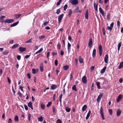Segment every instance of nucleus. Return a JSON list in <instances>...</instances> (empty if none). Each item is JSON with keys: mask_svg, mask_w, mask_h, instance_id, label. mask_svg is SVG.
Returning a JSON list of instances; mask_svg holds the SVG:
<instances>
[{"mask_svg": "<svg viewBox=\"0 0 123 123\" xmlns=\"http://www.w3.org/2000/svg\"><path fill=\"white\" fill-rule=\"evenodd\" d=\"M27 76H28V78L29 79L31 78V76L30 75V74L29 73H28L27 74Z\"/></svg>", "mask_w": 123, "mask_h": 123, "instance_id": "obj_62", "label": "nucleus"}, {"mask_svg": "<svg viewBox=\"0 0 123 123\" xmlns=\"http://www.w3.org/2000/svg\"><path fill=\"white\" fill-rule=\"evenodd\" d=\"M39 47V46L38 45L35 46L34 48V50H35L38 49Z\"/></svg>", "mask_w": 123, "mask_h": 123, "instance_id": "obj_55", "label": "nucleus"}, {"mask_svg": "<svg viewBox=\"0 0 123 123\" xmlns=\"http://www.w3.org/2000/svg\"><path fill=\"white\" fill-rule=\"evenodd\" d=\"M99 10L100 13L103 16L105 15V12L103 10L101 7L99 8Z\"/></svg>", "mask_w": 123, "mask_h": 123, "instance_id": "obj_15", "label": "nucleus"}, {"mask_svg": "<svg viewBox=\"0 0 123 123\" xmlns=\"http://www.w3.org/2000/svg\"><path fill=\"white\" fill-rule=\"evenodd\" d=\"M110 14L109 13L108 14L107 16V17L108 19H110Z\"/></svg>", "mask_w": 123, "mask_h": 123, "instance_id": "obj_56", "label": "nucleus"}, {"mask_svg": "<svg viewBox=\"0 0 123 123\" xmlns=\"http://www.w3.org/2000/svg\"><path fill=\"white\" fill-rule=\"evenodd\" d=\"M122 96L121 95H119L117 99V102H118L122 98Z\"/></svg>", "mask_w": 123, "mask_h": 123, "instance_id": "obj_13", "label": "nucleus"}, {"mask_svg": "<svg viewBox=\"0 0 123 123\" xmlns=\"http://www.w3.org/2000/svg\"><path fill=\"white\" fill-rule=\"evenodd\" d=\"M96 50L95 49H94L93 50L92 53V56L94 58L96 56Z\"/></svg>", "mask_w": 123, "mask_h": 123, "instance_id": "obj_20", "label": "nucleus"}, {"mask_svg": "<svg viewBox=\"0 0 123 123\" xmlns=\"http://www.w3.org/2000/svg\"><path fill=\"white\" fill-rule=\"evenodd\" d=\"M71 44L68 42V44L67 48H68V52L69 53L70 51V50L71 49Z\"/></svg>", "mask_w": 123, "mask_h": 123, "instance_id": "obj_17", "label": "nucleus"}, {"mask_svg": "<svg viewBox=\"0 0 123 123\" xmlns=\"http://www.w3.org/2000/svg\"><path fill=\"white\" fill-rule=\"evenodd\" d=\"M121 112V111L120 109H119L118 108L117 111V116H119L120 115Z\"/></svg>", "mask_w": 123, "mask_h": 123, "instance_id": "obj_12", "label": "nucleus"}, {"mask_svg": "<svg viewBox=\"0 0 123 123\" xmlns=\"http://www.w3.org/2000/svg\"><path fill=\"white\" fill-rule=\"evenodd\" d=\"M117 25L118 26V27H119L120 25V23L119 21H117Z\"/></svg>", "mask_w": 123, "mask_h": 123, "instance_id": "obj_64", "label": "nucleus"}, {"mask_svg": "<svg viewBox=\"0 0 123 123\" xmlns=\"http://www.w3.org/2000/svg\"><path fill=\"white\" fill-rule=\"evenodd\" d=\"M18 44L17 43L13 45L11 47V48L12 49H15L16 48L18 45Z\"/></svg>", "mask_w": 123, "mask_h": 123, "instance_id": "obj_21", "label": "nucleus"}, {"mask_svg": "<svg viewBox=\"0 0 123 123\" xmlns=\"http://www.w3.org/2000/svg\"><path fill=\"white\" fill-rule=\"evenodd\" d=\"M79 62L81 63H83V59L81 57V56H80L79 57Z\"/></svg>", "mask_w": 123, "mask_h": 123, "instance_id": "obj_19", "label": "nucleus"}, {"mask_svg": "<svg viewBox=\"0 0 123 123\" xmlns=\"http://www.w3.org/2000/svg\"><path fill=\"white\" fill-rule=\"evenodd\" d=\"M14 21V20L13 19H7L5 20L4 22L5 23H10L13 22Z\"/></svg>", "mask_w": 123, "mask_h": 123, "instance_id": "obj_7", "label": "nucleus"}, {"mask_svg": "<svg viewBox=\"0 0 123 123\" xmlns=\"http://www.w3.org/2000/svg\"><path fill=\"white\" fill-rule=\"evenodd\" d=\"M52 104V102H48V104L47 105V107H49V106L51 105Z\"/></svg>", "mask_w": 123, "mask_h": 123, "instance_id": "obj_50", "label": "nucleus"}, {"mask_svg": "<svg viewBox=\"0 0 123 123\" xmlns=\"http://www.w3.org/2000/svg\"><path fill=\"white\" fill-rule=\"evenodd\" d=\"M82 81L83 83L85 84L86 83L87 79L86 76H83L82 79Z\"/></svg>", "mask_w": 123, "mask_h": 123, "instance_id": "obj_10", "label": "nucleus"}, {"mask_svg": "<svg viewBox=\"0 0 123 123\" xmlns=\"http://www.w3.org/2000/svg\"><path fill=\"white\" fill-rule=\"evenodd\" d=\"M57 86L56 85L53 84L51 86V89L52 90H54L57 88Z\"/></svg>", "mask_w": 123, "mask_h": 123, "instance_id": "obj_18", "label": "nucleus"}, {"mask_svg": "<svg viewBox=\"0 0 123 123\" xmlns=\"http://www.w3.org/2000/svg\"><path fill=\"white\" fill-rule=\"evenodd\" d=\"M88 10H87L86 12V13L85 14V18L87 19L88 18Z\"/></svg>", "mask_w": 123, "mask_h": 123, "instance_id": "obj_28", "label": "nucleus"}, {"mask_svg": "<svg viewBox=\"0 0 123 123\" xmlns=\"http://www.w3.org/2000/svg\"><path fill=\"white\" fill-rule=\"evenodd\" d=\"M5 18V17L4 16H2L0 18V19H1V21L2 22H3L4 20V18Z\"/></svg>", "mask_w": 123, "mask_h": 123, "instance_id": "obj_53", "label": "nucleus"}, {"mask_svg": "<svg viewBox=\"0 0 123 123\" xmlns=\"http://www.w3.org/2000/svg\"><path fill=\"white\" fill-rule=\"evenodd\" d=\"M68 7V5L66 4L64 5L63 7L64 10V11H65L67 8Z\"/></svg>", "mask_w": 123, "mask_h": 123, "instance_id": "obj_46", "label": "nucleus"}, {"mask_svg": "<svg viewBox=\"0 0 123 123\" xmlns=\"http://www.w3.org/2000/svg\"><path fill=\"white\" fill-rule=\"evenodd\" d=\"M72 89L73 90L75 91L76 92L77 91L76 86L75 85H73L72 87Z\"/></svg>", "mask_w": 123, "mask_h": 123, "instance_id": "obj_32", "label": "nucleus"}, {"mask_svg": "<svg viewBox=\"0 0 123 123\" xmlns=\"http://www.w3.org/2000/svg\"><path fill=\"white\" fill-rule=\"evenodd\" d=\"M26 48H23L22 47H20L19 48V50L20 52H22L26 50Z\"/></svg>", "mask_w": 123, "mask_h": 123, "instance_id": "obj_11", "label": "nucleus"}, {"mask_svg": "<svg viewBox=\"0 0 123 123\" xmlns=\"http://www.w3.org/2000/svg\"><path fill=\"white\" fill-rule=\"evenodd\" d=\"M40 69L41 72H42L43 71V68L42 66H41L40 67Z\"/></svg>", "mask_w": 123, "mask_h": 123, "instance_id": "obj_58", "label": "nucleus"}, {"mask_svg": "<svg viewBox=\"0 0 123 123\" xmlns=\"http://www.w3.org/2000/svg\"><path fill=\"white\" fill-rule=\"evenodd\" d=\"M12 121L11 118H9L7 121L8 123H12Z\"/></svg>", "mask_w": 123, "mask_h": 123, "instance_id": "obj_51", "label": "nucleus"}, {"mask_svg": "<svg viewBox=\"0 0 123 123\" xmlns=\"http://www.w3.org/2000/svg\"><path fill=\"white\" fill-rule=\"evenodd\" d=\"M65 110L68 112H69L70 111V109L68 107H66L65 108Z\"/></svg>", "mask_w": 123, "mask_h": 123, "instance_id": "obj_35", "label": "nucleus"}, {"mask_svg": "<svg viewBox=\"0 0 123 123\" xmlns=\"http://www.w3.org/2000/svg\"><path fill=\"white\" fill-rule=\"evenodd\" d=\"M21 15V14H16L14 15V16L16 18H18L20 17Z\"/></svg>", "mask_w": 123, "mask_h": 123, "instance_id": "obj_33", "label": "nucleus"}, {"mask_svg": "<svg viewBox=\"0 0 123 123\" xmlns=\"http://www.w3.org/2000/svg\"><path fill=\"white\" fill-rule=\"evenodd\" d=\"M62 0H59V1L57 2L56 3V5L57 6H58L61 4V2H62Z\"/></svg>", "mask_w": 123, "mask_h": 123, "instance_id": "obj_43", "label": "nucleus"}, {"mask_svg": "<svg viewBox=\"0 0 123 123\" xmlns=\"http://www.w3.org/2000/svg\"><path fill=\"white\" fill-rule=\"evenodd\" d=\"M121 46V43H119L118 44V51L119 50Z\"/></svg>", "mask_w": 123, "mask_h": 123, "instance_id": "obj_44", "label": "nucleus"}, {"mask_svg": "<svg viewBox=\"0 0 123 123\" xmlns=\"http://www.w3.org/2000/svg\"><path fill=\"white\" fill-rule=\"evenodd\" d=\"M114 23L112 22L110 24V26H108L107 28L108 30H109L110 32L111 31L112 29Z\"/></svg>", "mask_w": 123, "mask_h": 123, "instance_id": "obj_6", "label": "nucleus"}, {"mask_svg": "<svg viewBox=\"0 0 123 123\" xmlns=\"http://www.w3.org/2000/svg\"><path fill=\"white\" fill-rule=\"evenodd\" d=\"M45 37V36H41L40 37H39V38L41 39H43Z\"/></svg>", "mask_w": 123, "mask_h": 123, "instance_id": "obj_52", "label": "nucleus"}, {"mask_svg": "<svg viewBox=\"0 0 123 123\" xmlns=\"http://www.w3.org/2000/svg\"><path fill=\"white\" fill-rule=\"evenodd\" d=\"M55 96L56 94H54L53 98V100L54 101L55 100Z\"/></svg>", "mask_w": 123, "mask_h": 123, "instance_id": "obj_63", "label": "nucleus"}, {"mask_svg": "<svg viewBox=\"0 0 123 123\" xmlns=\"http://www.w3.org/2000/svg\"><path fill=\"white\" fill-rule=\"evenodd\" d=\"M58 61L57 60H55V63L56 66H57L58 65Z\"/></svg>", "mask_w": 123, "mask_h": 123, "instance_id": "obj_60", "label": "nucleus"}, {"mask_svg": "<svg viewBox=\"0 0 123 123\" xmlns=\"http://www.w3.org/2000/svg\"><path fill=\"white\" fill-rule=\"evenodd\" d=\"M104 60L105 63H107L109 61L108 56V54L106 55L104 58Z\"/></svg>", "mask_w": 123, "mask_h": 123, "instance_id": "obj_8", "label": "nucleus"}, {"mask_svg": "<svg viewBox=\"0 0 123 123\" xmlns=\"http://www.w3.org/2000/svg\"><path fill=\"white\" fill-rule=\"evenodd\" d=\"M57 47L58 49H60L61 47V44L59 43V42L58 43L57 45Z\"/></svg>", "mask_w": 123, "mask_h": 123, "instance_id": "obj_40", "label": "nucleus"}, {"mask_svg": "<svg viewBox=\"0 0 123 123\" xmlns=\"http://www.w3.org/2000/svg\"><path fill=\"white\" fill-rule=\"evenodd\" d=\"M91 113V112L90 111V110L89 111L88 113H87V115L86 116V119L87 120L88 119V118H89L90 115Z\"/></svg>", "mask_w": 123, "mask_h": 123, "instance_id": "obj_24", "label": "nucleus"}, {"mask_svg": "<svg viewBox=\"0 0 123 123\" xmlns=\"http://www.w3.org/2000/svg\"><path fill=\"white\" fill-rule=\"evenodd\" d=\"M9 51L8 50H6L2 52V54L5 55H7L9 53Z\"/></svg>", "mask_w": 123, "mask_h": 123, "instance_id": "obj_22", "label": "nucleus"}, {"mask_svg": "<svg viewBox=\"0 0 123 123\" xmlns=\"http://www.w3.org/2000/svg\"><path fill=\"white\" fill-rule=\"evenodd\" d=\"M69 68V66L67 65H66L63 67V69L65 70H67Z\"/></svg>", "mask_w": 123, "mask_h": 123, "instance_id": "obj_31", "label": "nucleus"}, {"mask_svg": "<svg viewBox=\"0 0 123 123\" xmlns=\"http://www.w3.org/2000/svg\"><path fill=\"white\" fill-rule=\"evenodd\" d=\"M123 67V61L121 62L118 67V68L120 69L122 68Z\"/></svg>", "mask_w": 123, "mask_h": 123, "instance_id": "obj_23", "label": "nucleus"}, {"mask_svg": "<svg viewBox=\"0 0 123 123\" xmlns=\"http://www.w3.org/2000/svg\"><path fill=\"white\" fill-rule=\"evenodd\" d=\"M103 96V94L102 93L100 94L98 96L97 99V101L98 102H99L101 99V98Z\"/></svg>", "mask_w": 123, "mask_h": 123, "instance_id": "obj_9", "label": "nucleus"}, {"mask_svg": "<svg viewBox=\"0 0 123 123\" xmlns=\"http://www.w3.org/2000/svg\"><path fill=\"white\" fill-rule=\"evenodd\" d=\"M19 86V88L20 89L21 91L23 92H24V91L23 89L24 87L23 86Z\"/></svg>", "mask_w": 123, "mask_h": 123, "instance_id": "obj_49", "label": "nucleus"}, {"mask_svg": "<svg viewBox=\"0 0 123 123\" xmlns=\"http://www.w3.org/2000/svg\"><path fill=\"white\" fill-rule=\"evenodd\" d=\"M64 14H62L59 16L58 18V23L60 24L61 22L62 19L63 18Z\"/></svg>", "mask_w": 123, "mask_h": 123, "instance_id": "obj_3", "label": "nucleus"}, {"mask_svg": "<svg viewBox=\"0 0 123 123\" xmlns=\"http://www.w3.org/2000/svg\"><path fill=\"white\" fill-rule=\"evenodd\" d=\"M109 114L110 115H112V110L111 109H110L109 110Z\"/></svg>", "mask_w": 123, "mask_h": 123, "instance_id": "obj_48", "label": "nucleus"}, {"mask_svg": "<svg viewBox=\"0 0 123 123\" xmlns=\"http://www.w3.org/2000/svg\"><path fill=\"white\" fill-rule=\"evenodd\" d=\"M53 43V42L51 41H50L49 42L48 45L49 46V47L51 48V47L52 46Z\"/></svg>", "mask_w": 123, "mask_h": 123, "instance_id": "obj_39", "label": "nucleus"}, {"mask_svg": "<svg viewBox=\"0 0 123 123\" xmlns=\"http://www.w3.org/2000/svg\"><path fill=\"white\" fill-rule=\"evenodd\" d=\"M72 11L71 10H70L69 11V12H68V16L70 17L71 15H72Z\"/></svg>", "mask_w": 123, "mask_h": 123, "instance_id": "obj_47", "label": "nucleus"}, {"mask_svg": "<svg viewBox=\"0 0 123 123\" xmlns=\"http://www.w3.org/2000/svg\"><path fill=\"white\" fill-rule=\"evenodd\" d=\"M98 5H97L95 3H94V8L96 11H98Z\"/></svg>", "mask_w": 123, "mask_h": 123, "instance_id": "obj_34", "label": "nucleus"}, {"mask_svg": "<svg viewBox=\"0 0 123 123\" xmlns=\"http://www.w3.org/2000/svg\"><path fill=\"white\" fill-rule=\"evenodd\" d=\"M14 120L16 122H18V117L16 116L14 118Z\"/></svg>", "mask_w": 123, "mask_h": 123, "instance_id": "obj_42", "label": "nucleus"}, {"mask_svg": "<svg viewBox=\"0 0 123 123\" xmlns=\"http://www.w3.org/2000/svg\"><path fill=\"white\" fill-rule=\"evenodd\" d=\"M32 38H31V39H29L28 41H27L26 42V43H31L32 42V41H31L32 39Z\"/></svg>", "mask_w": 123, "mask_h": 123, "instance_id": "obj_45", "label": "nucleus"}, {"mask_svg": "<svg viewBox=\"0 0 123 123\" xmlns=\"http://www.w3.org/2000/svg\"><path fill=\"white\" fill-rule=\"evenodd\" d=\"M69 2L73 5H76L78 3V0H69Z\"/></svg>", "mask_w": 123, "mask_h": 123, "instance_id": "obj_2", "label": "nucleus"}, {"mask_svg": "<svg viewBox=\"0 0 123 123\" xmlns=\"http://www.w3.org/2000/svg\"><path fill=\"white\" fill-rule=\"evenodd\" d=\"M24 106L25 110L26 111L28 109V108L27 105H24Z\"/></svg>", "mask_w": 123, "mask_h": 123, "instance_id": "obj_57", "label": "nucleus"}, {"mask_svg": "<svg viewBox=\"0 0 123 123\" xmlns=\"http://www.w3.org/2000/svg\"><path fill=\"white\" fill-rule=\"evenodd\" d=\"M92 45V39L91 38H90L88 43V46L89 48H91Z\"/></svg>", "mask_w": 123, "mask_h": 123, "instance_id": "obj_4", "label": "nucleus"}, {"mask_svg": "<svg viewBox=\"0 0 123 123\" xmlns=\"http://www.w3.org/2000/svg\"><path fill=\"white\" fill-rule=\"evenodd\" d=\"M32 72L33 74H36L37 73V71L34 68H33L32 69Z\"/></svg>", "mask_w": 123, "mask_h": 123, "instance_id": "obj_36", "label": "nucleus"}, {"mask_svg": "<svg viewBox=\"0 0 123 123\" xmlns=\"http://www.w3.org/2000/svg\"><path fill=\"white\" fill-rule=\"evenodd\" d=\"M79 7H77L74 10L73 12L74 13H77L79 11Z\"/></svg>", "mask_w": 123, "mask_h": 123, "instance_id": "obj_29", "label": "nucleus"}, {"mask_svg": "<svg viewBox=\"0 0 123 123\" xmlns=\"http://www.w3.org/2000/svg\"><path fill=\"white\" fill-rule=\"evenodd\" d=\"M98 48L99 50V53L100 55L101 56L102 54L103 51L102 47L101 45H99Z\"/></svg>", "mask_w": 123, "mask_h": 123, "instance_id": "obj_5", "label": "nucleus"}, {"mask_svg": "<svg viewBox=\"0 0 123 123\" xmlns=\"http://www.w3.org/2000/svg\"><path fill=\"white\" fill-rule=\"evenodd\" d=\"M87 106L86 105H84L82 108V111H86L87 108Z\"/></svg>", "mask_w": 123, "mask_h": 123, "instance_id": "obj_16", "label": "nucleus"}, {"mask_svg": "<svg viewBox=\"0 0 123 123\" xmlns=\"http://www.w3.org/2000/svg\"><path fill=\"white\" fill-rule=\"evenodd\" d=\"M43 50V48H41L39 50L36 52L35 54H34V55L37 54L39 53H40L42 52Z\"/></svg>", "mask_w": 123, "mask_h": 123, "instance_id": "obj_30", "label": "nucleus"}, {"mask_svg": "<svg viewBox=\"0 0 123 123\" xmlns=\"http://www.w3.org/2000/svg\"><path fill=\"white\" fill-rule=\"evenodd\" d=\"M100 112L102 119L103 120H105V118L104 117V115L103 112V109L102 106H101L100 108Z\"/></svg>", "mask_w": 123, "mask_h": 123, "instance_id": "obj_1", "label": "nucleus"}, {"mask_svg": "<svg viewBox=\"0 0 123 123\" xmlns=\"http://www.w3.org/2000/svg\"><path fill=\"white\" fill-rule=\"evenodd\" d=\"M31 115L30 114H28V119L29 121H30V118L31 117Z\"/></svg>", "mask_w": 123, "mask_h": 123, "instance_id": "obj_54", "label": "nucleus"}, {"mask_svg": "<svg viewBox=\"0 0 123 123\" xmlns=\"http://www.w3.org/2000/svg\"><path fill=\"white\" fill-rule=\"evenodd\" d=\"M38 120L39 121L42 122L43 121V117L42 116H41L38 118Z\"/></svg>", "mask_w": 123, "mask_h": 123, "instance_id": "obj_38", "label": "nucleus"}, {"mask_svg": "<svg viewBox=\"0 0 123 123\" xmlns=\"http://www.w3.org/2000/svg\"><path fill=\"white\" fill-rule=\"evenodd\" d=\"M41 107L42 109L43 110L44 109L45 105L43 103H42L41 104Z\"/></svg>", "mask_w": 123, "mask_h": 123, "instance_id": "obj_37", "label": "nucleus"}, {"mask_svg": "<svg viewBox=\"0 0 123 123\" xmlns=\"http://www.w3.org/2000/svg\"><path fill=\"white\" fill-rule=\"evenodd\" d=\"M19 22L18 21L16 22L15 23H14L12 24L11 25V27H12L15 26L17 25L19 23Z\"/></svg>", "mask_w": 123, "mask_h": 123, "instance_id": "obj_25", "label": "nucleus"}, {"mask_svg": "<svg viewBox=\"0 0 123 123\" xmlns=\"http://www.w3.org/2000/svg\"><path fill=\"white\" fill-rule=\"evenodd\" d=\"M17 60H19L21 59V56L20 55H18L17 57Z\"/></svg>", "mask_w": 123, "mask_h": 123, "instance_id": "obj_61", "label": "nucleus"}, {"mask_svg": "<svg viewBox=\"0 0 123 123\" xmlns=\"http://www.w3.org/2000/svg\"><path fill=\"white\" fill-rule=\"evenodd\" d=\"M106 69V67H105L101 70L100 73L101 74H103L105 72Z\"/></svg>", "mask_w": 123, "mask_h": 123, "instance_id": "obj_27", "label": "nucleus"}, {"mask_svg": "<svg viewBox=\"0 0 123 123\" xmlns=\"http://www.w3.org/2000/svg\"><path fill=\"white\" fill-rule=\"evenodd\" d=\"M96 86L99 89H100V83L99 82H97L96 83Z\"/></svg>", "mask_w": 123, "mask_h": 123, "instance_id": "obj_26", "label": "nucleus"}, {"mask_svg": "<svg viewBox=\"0 0 123 123\" xmlns=\"http://www.w3.org/2000/svg\"><path fill=\"white\" fill-rule=\"evenodd\" d=\"M32 105V103L31 102H30L28 104V106L30 107L32 110H33V108Z\"/></svg>", "mask_w": 123, "mask_h": 123, "instance_id": "obj_14", "label": "nucleus"}, {"mask_svg": "<svg viewBox=\"0 0 123 123\" xmlns=\"http://www.w3.org/2000/svg\"><path fill=\"white\" fill-rule=\"evenodd\" d=\"M61 12V8H59L56 10V13L57 14H59L60 13V12Z\"/></svg>", "mask_w": 123, "mask_h": 123, "instance_id": "obj_41", "label": "nucleus"}, {"mask_svg": "<svg viewBox=\"0 0 123 123\" xmlns=\"http://www.w3.org/2000/svg\"><path fill=\"white\" fill-rule=\"evenodd\" d=\"M56 123H62L61 121L59 119L57 120L56 121Z\"/></svg>", "mask_w": 123, "mask_h": 123, "instance_id": "obj_59", "label": "nucleus"}]
</instances>
